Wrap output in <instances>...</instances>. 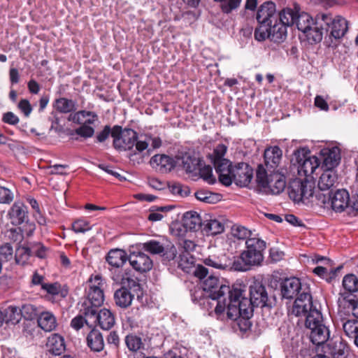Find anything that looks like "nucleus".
Wrapping results in <instances>:
<instances>
[{
	"label": "nucleus",
	"instance_id": "obj_1",
	"mask_svg": "<svg viewBox=\"0 0 358 358\" xmlns=\"http://www.w3.org/2000/svg\"><path fill=\"white\" fill-rule=\"evenodd\" d=\"M302 298L295 302L292 313L296 316L306 317L305 325L310 330L311 342L316 345H322L329 340L330 331L324 322L320 305L313 301L308 294H304Z\"/></svg>",
	"mask_w": 358,
	"mask_h": 358
},
{
	"label": "nucleus",
	"instance_id": "obj_2",
	"mask_svg": "<svg viewBox=\"0 0 358 358\" xmlns=\"http://www.w3.org/2000/svg\"><path fill=\"white\" fill-rule=\"evenodd\" d=\"M256 19L258 23L255 29L254 37L258 41L269 39L274 43H281L287 38L285 27L278 22L275 4L266 1L257 10Z\"/></svg>",
	"mask_w": 358,
	"mask_h": 358
},
{
	"label": "nucleus",
	"instance_id": "obj_3",
	"mask_svg": "<svg viewBox=\"0 0 358 358\" xmlns=\"http://www.w3.org/2000/svg\"><path fill=\"white\" fill-rule=\"evenodd\" d=\"M218 285V278L210 275L204 279L201 288L206 297L217 301V306L215 308V313L219 315L223 313L227 307V303H235L242 294L241 284H235L232 287L229 285H220L218 292L215 294V286Z\"/></svg>",
	"mask_w": 358,
	"mask_h": 358
},
{
	"label": "nucleus",
	"instance_id": "obj_4",
	"mask_svg": "<svg viewBox=\"0 0 358 358\" xmlns=\"http://www.w3.org/2000/svg\"><path fill=\"white\" fill-rule=\"evenodd\" d=\"M246 249L235 259L231 268L237 271H247L252 266H260L264 260L263 252L266 243L257 237L248 238L245 241Z\"/></svg>",
	"mask_w": 358,
	"mask_h": 358
},
{
	"label": "nucleus",
	"instance_id": "obj_5",
	"mask_svg": "<svg viewBox=\"0 0 358 358\" xmlns=\"http://www.w3.org/2000/svg\"><path fill=\"white\" fill-rule=\"evenodd\" d=\"M242 294L237 299V304L246 307L245 311L247 314L253 315L254 308H271L273 301L268 296V288L266 285L260 280H255L249 287V296H245V286L241 285Z\"/></svg>",
	"mask_w": 358,
	"mask_h": 358
},
{
	"label": "nucleus",
	"instance_id": "obj_6",
	"mask_svg": "<svg viewBox=\"0 0 358 358\" xmlns=\"http://www.w3.org/2000/svg\"><path fill=\"white\" fill-rule=\"evenodd\" d=\"M88 288L86 289V299L81 303V311L85 315H94L95 309L103 303L104 294L101 276H91L88 280Z\"/></svg>",
	"mask_w": 358,
	"mask_h": 358
},
{
	"label": "nucleus",
	"instance_id": "obj_7",
	"mask_svg": "<svg viewBox=\"0 0 358 358\" xmlns=\"http://www.w3.org/2000/svg\"><path fill=\"white\" fill-rule=\"evenodd\" d=\"M287 192L294 202L313 203L315 182L307 178H295L289 182Z\"/></svg>",
	"mask_w": 358,
	"mask_h": 358
},
{
	"label": "nucleus",
	"instance_id": "obj_8",
	"mask_svg": "<svg viewBox=\"0 0 358 358\" xmlns=\"http://www.w3.org/2000/svg\"><path fill=\"white\" fill-rule=\"evenodd\" d=\"M322 19L324 22L322 24L325 25V33L329 32V40H331V43L327 46H336V44L332 45V39L338 41L345 36L349 29L348 21L341 15L333 17L330 14H322Z\"/></svg>",
	"mask_w": 358,
	"mask_h": 358
},
{
	"label": "nucleus",
	"instance_id": "obj_9",
	"mask_svg": "<svg viewBox=\"0 0 358 358\" xmlns=\"http://www.w3.org/2000/svg\"><path fill=\"white\" fill-rule=\"evenodd\" d=\"M113 138V146L119 152L133 150L135 143L138 139V133L132 129L124 128L115 125L112 134Z\"/></svg>",
	"mask_w": 358,
	"mask_h": 358
},
{
	"label": "nucleus",
	"instance_id": "obj_10",
	"mask_svg": "<svg viewBox=\"0 0 358 358\" xmlns=\"http://www.w3.org/2000/svg\"><path fill=\"white\" fill-rule=\"evenodd\" d=\"M280 292L282 299H292L297 296L294 301V305L299 299L301 298L303 299L302 296L304 294H308L313 300L310 288L307 285H302L299 278L295 277L285 278L281 282Z\"/></svg>",
	"mask_w": 358,
	"mask_h": 358
},
{
	"label": "nucleus",
	"instance_id": "obj_11",
	"mask_svg": "<svg viewBox=\"0 0 358 358\" xmlns=\"http://www.w3.org/2000/svg\"><path fill=\"white\" fill-rule=\"evenodd\" d=\"M294 155L298 164L299 176L309 179L308 178L311 177L320 164L319 159L315 156L310 155V152H306L303 149L296 151Z\"/></svg>",
	"mask_w": 358,
	"mask_h": 358
},
{
	"label": "nucleus",
	"instance_id": "obj_12",
	"mask_svg": "<svg viewBox=\"0 0 358 358\" xmlns=\"http://www.w3.org/2000/svg\"><path fill=\"white\" fill-rule=\"evenodd\" d=\"M237 303V299H236L235 303H227V315L229 319L236 320L240 330L245 332L252 327L250 319L253 315L247 314L245 311L246 307Z\"/></svg>",
	"mask_w": 358,
	"mask_h": 358
},
{
	"label": "nucleus",
	"instance_id": "obj_13",
	"mask_svg": "<svg viewBox=\"0 0 358 358\" xmlns=\"http://www.w3.org/2000/svg\"><path fill=\"white\" fill-rule=\"evenodd\" d=\"M253 176L252 168L246 163H238L234 166L230 175L231 182L237 185L245 187L249 185Z\"/></svg>",
	"mask_w": 358,
	"mask_h": 358
},
{
	"label": "nucleus",
	"instance_id": "obj_14",
	"mask_svg": "<svg viewBox=\"0 0 358 358\" xmlns=\"http://www.w3.org/2000/svg\"><path fill=\"white\" fill-rule=\"evenodd\" d=\"M336 322L338 327H342L344 333L349 338H354L358 334V320L347 317L343 310L338 308Z\"/></svg>",
	"mask_w": 358,
	"mask_h": 358
},
{
	"label": "nucleus",
	"instance_id": "obj_15",
	"mask_svg": "<svg viewBox=\"0 0 358 358\" xmlns=\"http://www.w3.org/2000/svg\"><path fill=\"white\" fill-rule=\"evenodd\" d=\"M322 19V14L317 15L315 23L303 34L309 43H318L323 38L325 32V25Z\"/></svg>",
	"mask_w": 358,
	"mask_h": 358
},
{
	"label": "nucleus",
	"instance_id": "obj_16",
	"mask_svg": "<svg viewBox=\"0 0 358 358\" xmlns=\"http://www.w3.org/2000/svg\"><path fill=\"white\" fill-rule=\"evenodd\" d=\"M323 157L322 169L324 170H335L341 162V152L338 147L324 148L322 150Z\"/></svg>",
	"mask_w": 358,
	"mask_h": 358
},
{
	"label": "nucleus",
	"instance_id": "obj_17",
	"mask_svg": "<svg viewBox=\"0 0 358 358\" xmlns=\"http://www.w3.org/2000/svg\"><path fill=\"white\" fill-rule=\"evenodd\" d=\"M86 317H92V322L94 324L98 323L100 327L104 330L111 329L115 324V317L108 309L103 308L98 311L95 309L94 315H85Z\"/></svg>",
	"mask_w": 358,
	"mask_h": 358
},
{
	"label": "nucleus",
	"instance_id": "obj_18",
	"mask_svg": "<svg viewBox=\"0 0 358 358\" xmlns=\"http://www.w3.org/2000/svg\"><path fill=\"white\" fill-rule=\"evenodd\" d=\"M128 260L134 269L140 273L147 272L152 268V261L143 252H134L129 255Z\"/></svg>",
	"mask_w": 358,
	"mask_h": 358
},
{
	"label": "nucleus",
	"instance_id": "obj_19",
	"mask_svg": "<svg viewBox=\"0 0 358 358\" xmlns=\"http://www.w3.org/2000/svg\"><path fill=\"white\" fill-rule=\"evenodd\" d=\"M8 215L13 225H20L28 220L27 207L20 201L13 204Z\"/></svg>",
	"mask_w": 358,
	"mask_h": 358
},
{
	"label": "nucleus",
	"instance_id": "obj_20",
	"mask_svg": "<svg viewBox=\"0 0 358 358\" xmlns=\"http://www.w3.org/2000/svg\"><path fill=\"white\" fill-rule=\"evenodd\" d=\"M216 172L218 173L219 181L225 186H229L231 184V180L229 177L234 166L231 162L224 159L213 163Z\"/></svg>",
	"mask_w": 358,
	"mask_h": 358
},
{
	"label": "nucleus",
	"instance_id": "obj_21",
	"mask_svg": "<svg viewBox=\"0 0 358 358\" xmlns=\"http://www.w3.org/2000/svg\"><path fill=\"white\" fill-rule=\"evenodd\" d=\"M350 196L345 189H338L331 196V206L334 210L342 212L350 204Z\"/></svg>",
	"mask_w": 358,
	"mask_h": 358
},
{
	"label": "nucleus",
	"instance_id": "obj_22",
	"mask_svg": "<svg viewBox=\"0 0 358 358\" xmlns=\"http://www.w3.org/2000/svg\"><path fill=\"white\" fill-rule=\"evenodd\" d=\"M286 187L285 177L279 173L274 172L269 175L268 185L264 189L266 192L273 194H279Z\"/></svg>",
	"mask_w": 358,
	"mask_h": 358
},
{
	"label": "nucleus",
	"instance_id": "obj_23",
	"mask_svg": "<svg viewBox=\"0 0 358 358\" xmlns=\"http://www.w3.org/2000/svg\"><path fill=\"white\" fill-rule=\"evenodd\" d=\"M113 279L121 285V287L137 294L141 290V285L136 278H134L129 272L125 271L122 275L113 276Z\"/></svg>",
	"mask_w": 358,
	"mask_h": 358
},
{
	"label": "nucleus",
	"instance_id": "obj_24",
	"mask_svg": "<svg viewBox=\"0 0 358 358\" xmlns=\"http://www.w3.org/2000/svg\"><path fill=\"white\" fill-rule=\"evenodd\" d=\"M150 164L156 166L162 173L171 171L176 166L175 160L166 155H155L150 159Z\"/></svg>",
	"mask_w": 358,
	"mask_h": 358
},
{
	"label": "nucleus",
	"instance_id": "obj_25",
	"mask_svg": "<svg viewBox=\"0 0 358 358\" xmlns=\"http://www.w3.org/2000/svg\"><path fill=\"white\" fill-rule=\"evenodd\" d=\"M183 169L187 173L197 175V170L202 160L195 156L193 152H186L181 157Z\"/></svg>",
	"mask_w": 358,
	"mask_h": 358
},
{
	"label": "nucleus",
	"instance_id": "obj_26",
	"mask_svg": "<svg viewBox=\"0 0 358 358\" xmlns=\"http://www.w3.org/2000/svg\"><path fill=\"white\" fill-rule=\"evenodd\" d=\"M282 151L278 146H271L264 150V158L265 164L271 169L276 168L282 159Z\"/></svg>",
	"mask_w": 358,
	"mask_h": 358
},
{
	"label": "nucleus",
	"instance_id": "obj_27",
	"mask_svg": "<svg viewBox=\"0 0 358 358\" xmlns=\"http://www.w3.org/2000/svg\"><path fill=\"white\" fill-rule=\"evenodd\" d=\"M128 259L126 252L120 249L110 250L106 257L108 264L114 268L122 267Z\"/></svg>",
	"mask_w": 358,
	"mask_h": 358
},
{
	"label": "nucleus",
	"instance_id": "obj_28",
	"mask_svg": "<svg viewBox=\"0 0 358 358\" xmlns=\"http://www.w3.org/2000/svg\"><path fill=\"white\" fill-rule=\"evenodd\" d=\"M46 346L48 351L55 356L62 355L66 349L64 338L57 334L48 338Z\"/></svg>",
	"mask_w": 358,
	"mask_h": 358
},
{
	"label": "nucleus",
	"instance_id": "obj_29",
	"mask_svg": "<svg viewBox=\"0 0 358 358\" xmlns=\"http://www.w3.org/2000/svg\"><path fill=\"white\" fill-rule=\"evenodd\" d=\"M338 175L335 170H324L320 177L318 187L320 190H329L337 183Z\"/></svg>",
	"mask_w": 358,
	"mask_h": 358
},
{
	"label": "nucleus",
	"instance_id": "obj_30",
	"mask_svg": "<svg viewBox=\"0 0 358 358\" xmlns=\"http://www.w3.org/2000/svg\"><path fill=\"white\" fill-rule=\"evenodd\" d=\"M355 298V296L345 294L342 298H338V304L339 309H347L349 317L351 311L353 316L358 318V301Z\"/></svg>",
	"mask_w": 358,
	"mask_h": 358
},
{
	"label": "nucleus",
	"instance_id": "obj_31",
	"mask_svg": "<svg viewBox=\"0 0 358 358\" xmlns=\"http://www.w3.org/2000/svg\"><path fill=\"white\" fill-rule=\"evenodd\" d=\"M182 224L186 230L197 231L202 226V220L196 212L189 211L183 215Z\"/></svg>",
	"mask_w": 358,
	"mask_h": 358
},
{
	"label": "nucleus",
	"instance_id": "obj_32",
	"mask_svg": "<svg viewBox=\"0 0 358 358\" xmlns=\"http://www.w3.org/2000/svg\"><path fill=\"white\" fill-rule=\"evenodd\" d=\"M134 295L131 291L120 287L114 294L115 304L122 308H127L131 306Z\"/></svg>",
	"mask_w": 358,
	"mask_h": 358
},
{
	"label": "nucleus",
	"instance_id": "obj_33",
	"mask_svg": "<svg viewBox=\"0 0 358 358\" xmlns=\"http://www.w3.org/2000/svg\"><path fill=\"white\" fill-rule=\"evenodd\" d=\"M37 322L39 327L45 331H52L57 326V322L54 315L48 311L41 310L38 318Z\"/></svg>",
	"mask_w": 358,
	"mask_h": 358
},
{
	"label": "nucleus",
	"instance_id": "obj_34",
	"mask_svg": "<svg viewBox=\"0 0 358 358\" xmlns=\"http://www.w3.org/2000/svg\"><path fill=\"white\" fill-rule=\"evenodd\" d=\"M87 343L89 348L94 352H101L104 348V341L101 333L97 329H92L88 334Z\"/></svg>",
	"mask_w": 358,
	"mask_h": 358
},
{
	"label": "nucleus",
	"instance_id": "obj_35",
	"mask_svg": "<svg viewBox=\"0 0 358 358\" xmlns=\"http://www.w3.org/2000/svg\"><path fill=\"white\" fill-rule=\"evenodd\" d=\"M1 310L5 324L8 325H15L21 320L20 311L18 307L9 306L7 308H1Z\"/></svg>",
	"mask_w": 358,
	"mask_h": 358
},
{
	"label": "nucleus",
	"instance_id": "obj_36",
	"mask_svg": "<svg viewBox=\"0 0 358 358\" xmlns=\"http://www.w3.org/2000/svg\"><path fill=\"white\" fill-rule=\"evenodd\" d=\"M315 23L312 17L307 13L296 11L294 18V24L301 32L307 31L308 29Z\"/></svg>",
	"mask_w": 358,
	"mask_h": 358
},
{
	"label": "nucleus",
	"instance_id": "obj_37",
	"mask_svg": "<svg viewBox=\"0 0 358 358\" xmlns=\"http://www.w3.org/2000/svg\"><path fill=\"white\" fill-rule=\"evenodd\" d=\"M296 11L294 10L286 8L280 10L279 13L276 12L277 20L278 22L282 24L286 30L287 29V27L292 26L294 24V18L296 16Z\"/></svg>",
	"mask_w": 358,
	"mask_h": 358
},
{
	"label": "nucleus",
	"instance_id": "obj_38",
	"mask_svg": "<svg viewBox=\"0 0 358 358\" xmlns=\"http://www.w3.org/2000/svg\"><path fill=\"white\" fill-rule=\"evenodd\" d=\"M343 287L345 292L341 294L339 298H342L343 295L350 294L358 291V278L354 274H348L343 279Z\"/></svg>",
	"mask_w": 358,
	"mask_h": 358
},
{
	"label": "nucleus",
	"instance_id": "obj_39",
	"mask_svg": "<svg viewBox=\"0 0 358 358\" xmlns=\"http://www.w3.org/2000/svg\"><path fill=\"white\" fill-rule=\"evenodd\" d=\"M21 318L26 320H33L38 318L42 308L31 303H25L19 308Z\"/></svg>",
	"mask_w": 358,
	"mask_h": 358
},
{
	"label": "nucleus",
	"instance_id": "obj_40",
	"mask_svg": "<svg viewBox=\"0 0 358 358\" xmlns=\"http://www.w3.org/2000/svg\"><path fill=\"white\" fill-rule=\"evenodd\" d=\"M127 347L130 351L137 352L138 350L144 348V344L142 341L141 337L131 334L127 335L124 339Z\"/></svg>",
	"mask_w": 358,
	"mask_h": 358
},
{
	"label": "nucleus",
	"instance_id": "obj_41",
	"mask_svg": "<svg viewBox=\"0 0 358 358\" xmlns=\"http://www.w3.org/2000/svg\"><path fill=\"white\" fill-rule=\"evenodd\" d=\"M223 223L217 220H210L204 224L203 230L209 235H217L224 231Z\"/></svg>",
	"mask_w": 358,
	"mask_h": 358
},
{
	"label": "nucleus",
	"instance_id": "obj_42",
	"mask_svg": "<svg viewBox=\"0 0 358 358\" xmlns=\"http://www.w3.org/2000/svg\"><path fill=\"white\" fill-rule=\"evenodd\" d=\"M142 249L152 255H159L164 251L165 245L158 241L150 240L142 244Z\"/></svg>",
	"mask_w": 358,
	"mask_h": 358
},
{
	"label": "nucleus",
	"instance_id": "obj_43",
	"mask_svg": "<svg viewBox=\"0 0 358 358\" xmlns=\"http://www.w3.org/2000/svg\"><path fill=\"white\" fill-rule=\"evenodd\" d=\"M56 108L62 113H68L76 110V103L71 99L59 98L56 100Z\"/></svg>",
	"mask_w": 358,
	"mask_h": 358
},
{
	"label": "nucleus",
	"instance_id": "obj_44",
	"mask_svg": "<svg viewBox=\"0 0 358 358\" xmlns=\"http://www.w3.org/2000/svg\"><path fill=\"white\" fill-rule=\"evenodd\" d=\"M31 255V250L29 247L20 246L16 249L15 259L17 264L24 265Z\"/></svg>",
	"mask_w": 358,
	"mask_h": 358
},
{
	"label": "nucleus",
	"instance_id": "obj_45",
	"mask_svg": "<svg viewBox=\"0 0 358 358\" xmlns=\"http://www.w3.org/2000/svg\"><path fill=\"white\" fill-rule=\"evenodd\" d=\"M197 174L208 184L213 185L216 182V179L213 175L212 167L210 165H204L203 166L202 162H201V165H199V168L197 170Z\"/></svg>",
	"mask_w": 358,
	"mask_h": 358
},
{
	"label": "nucleus",
	"instance_id": "obj_46",
	"mask_svg": "<svg viewBox=\"0 0 358 358\" xmlns=\"http://www.w3.org/2000/svg\"><path fill=\"white\" fill-rule=\"evenodd\" d=\"M220 195L217 194H213L206 190L201 189L195 192V197L201 201L208 203H215L219 201Z\"/></svg>",
	"mask_w": 358,
	"mask_h": 358
},
{
	"label": "nucleus",
	"instance_id": "obj_47",
	"mask_svg": "<svg viewBox=\"0 0 358 358\" xmlns=\"http://www.w3.org/2000/svg\"><path fill=\"white\" fill-rule=\"evenodd\" d=\"M87 116L96 117V114L92 111L79 110L76 113H71L68 117V120L73 122L77 124H83V121Z\"/></svg>",
	"mask_w": 358,
	"mask_h": 358
},
{
	"label": "nucleus",
	"instance_id": "obj_48",
	"mask_svg": "<svg viewBox=\"0 0 358 358\" xmlns=\"http://www.w3.org/2000/svg\"><path fill=\"white\" fill-rule=\"evenodd\" d=\"M220 3V8L224 13L229 14L232 10L237 9L242 0H214Z\"/></svg>",
	"mask_w": 358,
	"mask_h": 358
},
{
	"label": "nucleus",
	"instance_id": "obj_49",
	"mask_svg": "<svg viewBox=\"0 0 358 358\" xmlns=\"http://www.w3.org/2000/svg\"><path fill=\"white\" fill-rule=\"evenodd\" d=\"M227 150V147L225 145L222 143L217 145L214 148L213 153L210 155L212 162L215 163L224 159V156L225 155Z\"/></svg>",
	"mask_w": 358,
	"mask_h": 358
},
{
	"label": "nucleus",
	"instance_id": "obj_50",
	"mask_svg": "<svg viewBox=\"0 0 358 358\" xmlns=\"http://www.w3.org/2000/svg\"><path fill=\"white\" fill-rule=\"evenodd\" d=\"M178 267L182 270L188 268L191 265L193 264L194 258L190 253L181 252L178 257Z\"/></svg>",
	"mask_w": 358,
	"mask_h": 358
},
{
	"label": "nucleus",
	"instance_id": "obj_51",
	"mask_svg": "<svg viewBox=\"0 0 358 358\" xmlns=\"http://www.w3.org/2000/svg\"><path fill=\"white\" fill-rule=\"evenodd\" d=\"M268 180L269 176H267L265 169L262 166H259L256 174V181L258 186L265 189L268 185Z\"/></svg>",
	"mask_w": 358,
	"mask_h": 358
},
{
	"label": "nucleus",
	"instance_id": "obj_52",
	"mask_svg": "<svg viewBox=\"0 0 358 358\" xmlns=\"http://www.w3.org/2000/svg\"><path fill=\"white\" fill-rule=\"evenodd\" d=\"M80 314L74 317L71 322V326L76 329L79 330L81 329L84 324H89L92 317H86L85 315L82 313L81 309L80 310Z\"/></svg>",
	"mask_w": 358,
	"mask_h": 358
},
{
	"label": "nucleus",
	"instance_id": "obj_53",
	"mask_svg": "<svg viewBox=\"0 0 358 358\" xmlns=\"http://www.w3.org/2000/svg\"><path fill=\"white\" fill-rule=\"evenodd\" d=\"M251 232L244 227L234 226L231 228V234L238 239H248Z\"/></svg>",
	"mask_w": 358,
	"mask_h": 358
},
{
	"label": "nucleus",
	"instance_id": "obj_54",
	"mask_svg": "<svg viewBox=\"0 0 358 358\" xmlns=\"http://www.w3.org/2000/svg\"><path fill=\"white\" fill-rule=\"evenodd\" d=\"M13 248L9 243L0 246V262H8L13 257Z\"/></svg>",
	"mask_w": 358,
	"mask_h": 358
},
{
	"label": "nucleus",
	"instance_id": "obj_55",
	"mask_svg": "<svg viewBox=\"0 0 358 358\" xmlns=\"http://www.w3.org/2000/svg\"><path fill=\"white\" fill-rule=\"evenodd\" d=\"M327 347L333 358H341L344 355L345 348L341 342L338 344H328Z\"/></svg>",
	"mask_w": 358,
	"mask_h": 358
},
{
	"label": "nucleus",
	"instance_id": "obj_56",
	"mask_svg": "<svg viewBox=\"0 0 358 358\" xmlns=\"http://www.w3.org/2000/svg\"><path fill=\"white\" fill-rule=\"evenodd\" d=\"M73 133L85 138H88L93 136L94 129L91 126L87 125V124H84L76 129Z\"/></svg>",
	"mask_w": 358,
	"mask_h": 358
},
{
	"label": "nucleus",
	"instance_id": "obj_57",
	"mask_svg": "<svg viewBox=\"0 0 358 358\" xmlns=\"http://www.w3.org/2000/svg\"><path fill=\"white\" fill-rule=\"evenodd\" d=\"M162 254L163 261L170 262L176 257L177 250L173 244L170 243L165 245V250Z\"/></svg>",
	"mask_w": 358,
	"mask_h": 358
},
{
	"label": "nucleus",
	"instance_id": "obj_58",
	"mask_svg": "<svg viewBox=\"0 0 358 358\" xmlns=\"http://www.w3.org/2000/svg\"><path fill=\"white\" fill-rule=\"evenodd\" d=\"M204 264L207 266H212L218 269H227L229 267V265L227 263H222L220 259L216 257H208L204 259Z\"/></svg>",
	"mask_w": 358,
	"mask_h": 358
},
{
	"label": "nucleus",
	"instance_id": "obj_59",
	"mask_svg": "<svg viewBox=\"0 0 358 358\" xmlns=\"http://www.w3.org/2000/svg\"><path fill=\"white\" fill-rule=\"evenodd\" d=\"M72 229L76 233H84L90 229V223L85 220H78L73 223Z\"/></svg>",
	"mask_w": 358,
	"mask_h": 358
},
{
	"label": "nucleus",
	"instance_id": "obj_60",
	"mask_svg": "<svg viewBox=\"0 0 358 358\" xmlns=\"http://www.w3.org/2000/svg\"><path fill=\"white\" fill-rule=\"evenodd\" d=\"M13 200V194L8 188L0 186V203H10Z\"/></svg>",
	"mask_w": 358,
	"mask_h": 358
},
{
	"label": "nucleus",
	"instance_id": "obj_61",
	"mask_svg": "<svg viewBox=\"0 0 358 358\" xmlns=\"http://www.w3.org/2000/svg\"><path fill=\"white\" fill-rule=\"evenodd\" d=\"M42 289L51 295H58L61 291V285L59 282L43 283Z\"/></svg>",
	"mask_w": 358,
	"mask_h": 358
},
{
	"label": "nucleus",
	"instance_id": "obj_62",
	"mask_svg": "<svg viewBox=\"0 0 358 358\" xmlns=\"http://www.w3.org/2000/svg\"><path fill=\"white\" fill-rule=\"evenodd\" d=\"M31 255L34 254L39 258H44L46 255V248L41 243H35L30 247Z\"/></svg>",
	"mask_w": 358,
	"mask_h": 358
},
{
	"label": "nucleus",
	"instance_id": "obj_63",
	"mask_svg": "<svg viewBox=\"0 0 358 358\" xmlns=\"http://www.w3.org/2000/svg\"><path fill=\"white\" fill-rule=\"evenodd\" d=\"M113 132V127L111 128L109 125L104 126L102 131L98 132L96 136L97 143H103L108 138L109 136H112Z\"/></svg>",
	"mask_w": 358,
	"mask_h": 358
},
{
	"label": "nucleus",
	"instance_id": "obj_64",
	"mask_svg": "<svg viewBox=\"0 0 358 358\" xmlns=\"http://www.w3.org/2000/svg\"><path fill=\"white\" fill-rule=\"evenodd\" d=\"M171 192L175 195H179L182 197L187 196L189 193V189H182V186L180 183H174L169 186Z\"/></svg>",
	"mask_w": 358,
	"mask_h": 358
}]
</instances>
